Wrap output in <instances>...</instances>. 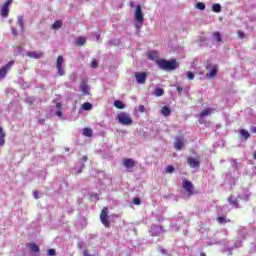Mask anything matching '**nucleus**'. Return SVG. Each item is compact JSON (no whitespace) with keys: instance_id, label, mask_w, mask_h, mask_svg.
<instances>
[{"instance_id":"obj_1","label":"nucleus","mask_w":256,"mask_h":256,"mask_svg":"<svg viewBox=\"0 0 256 256\" xmlns=\"http://www.w3.org/2000/svg\"><path fill=\"white\" fill-rule=\"evenodd\" d=\"M156 65L163 71H175V69L179 67V62H177V59H171V61H169L161 58L156 60Z\"/></svg>"},{"instance_id":"obj_46","label":"nucleus","mask_w":256,"mask_h":256,"mask_svg":"<svg viewBox=\"0 0 256 256\" xmlns=\"http://www.w3.org/2000/svg\"><path fill=\"white\" fill-rule=\"evenodd\" d=\"M33 197H34V199H39V192L38 191H34L33 192Z\"/></svg>"},{"instance_id":"obj_6","label":"nucleus","mask_w":256,"mask_h":256,"mask_svg":"<svg viewBox=\"0 0 256 256\" xmlns=\"http://www.w3.org/2000/svg\"><path fill=\"white\" fill-rule=\"evenodd\" d=\"M118 121L121 125H132L133 120L127 115V113H121L118 115Z\"/></svg>"},{"instance_id":"obj_20","label":"nucleus","mask_w":256,"mask_h":256,"mask_svg":"<svg viewBox=\"0 0 256 256\" xmlns=\"http://www.w3.org/2000/svg\"><path fill=\"white\" fill-rule=\"evenodd\" d=\"M62 27H63V21L62 20H56L52 24V29H54V30L61 29Z\"/></svg>"},{"instance_id":"obj_39","label":"nucleus","mask_w":256,"mask_h":256,"mask_svg":"<svg viewBox=\"0 0 256 256\" xmlns=\"http://www.w3.org/2000/svg\"><path fill=\"white\" fill-rule=\"evenodd\" d=\"M228 201H229L230 205H237V201H236V200H233V196H230V197L228 198Z\"/></svg>"},{"instance_id":"obj_30","label":"nucleus","mask_w":256,"mask_h":256,"mask_svg":"<svg viewBox=\"0 0 256 256\" xmlns=\"http://www.w3.org/2000/svg\"><path fill=\"white\" fill-rule=\"evenodd\" d=\"M213 37L216 39L217 43H221V41H223L221 38V33L219 32H214Z\"/></svg>"},{"instance_id":"obj_23","label":"nucleus","mask_w":256,"mask_h":256,"mask_svg":"<svg viewBox=\"0 0 256 256\" xmlns=\"http://www.w3.org/2000/svg\"><path fill=\"white\" fill-rule=\"evenodd\" d=\"M0 15H1V17H4V18L9 17V8L2 6Z\"/></svg>"},{"instance_id":"obj_12","label":"nucleus","mask_w":256,"mask_h":256,"mask_svg":"<svg viewBox=\"0 0 256 256\" xmlns=\"http://www.w3.org/2000/svg\"><path fill=\"white\" fill-rule=\"evenodd\" d=\"M123 166L126 169H133V167H135V160H133L132 158H124L123 159Z\"/></svg>"},{"instance_id":"obj_33","label":"nucleus","mask_w":256,"mask_h":256,"mask_svg":"<svg viewBox=\"0 0 256 256\" xmlns=\"http://www.w3.org/2000/svg\"><path fill=\"white\" fill-rule=\"evenodd\" d=\"M175 172V167L173 165H168L166 167V173H174Z\"/></svg>"},{"instance_id":"obj_15","label":"nucleus","mask_w":256,"mask_h":256,"mask_svg":"<svg viewBox=\"0 0 256 256\" xmlns=\"http://www.w3.org/2000/svg\"><path fill=\"white\" fill-rule=\"evenodd\" d=\"M161 115H163L164 117H169V115H171V108H169L168 106H163L161 108L160 111Z\"/></svg>"},{"instance_id":"obj_38","label":"nucleus","mask_w":256,"mask_h":256,"mask_svg":"<svg viewBox=\"0 0 256 256\" xmlns=\"http://www.w3.org/2000/svg\"><path fill=\"white\" fill-rule=\"evenodd\" d=\"M47 255H49V256H56L57 252L55 251V249H49L47 251Z\"/></svg>"},{"instance_id":"obj_2","label":"nucleus","mask_w":256,"mask_h":256,"mask_svg":"<svg viewBox=\"0 0 256 256\" xmlns=\"http://www.w3.org/2000/svg\"><path fill=\"white\" fill-rule=\"evenodd\" d=\"M100 221L104 227H111V222L109 221V208L103 207L100 213Z\"/></svg>"},{"instance_id":"obj_49","label":"nucleus","mask_w":256,"mask_h":256,"mask_svg":"<svg viewBox=\"0 0 256 256\" xmlns=\"http://www.w3.org/2000/svg\"><path fill=\"white\" fill-rule=\"evenodd\" d=\"M87 156H83L82 161H87Z\"/></svg>"},{"instance_id":"obj_45","label":"nucleus","mask_w":256,"mask_h":256,"mask_svg":"<svg viewBox=\"0 0 256 256\" xmlns=\"http://www.w3.org/2000/svg\"><path fill=\"white\" fill-rule=\"evenodd\" d=\"M56 115H57V117H63V112H62V110H57V111H56Z\"/></svg>"},{"instance_id":"obj_11","label":"nucleus","mask_w":256,"mask_h":256,"mask_svg":"<svg viewBox=\"0 0 256 256\" xmlns=\"http://www.w3.org/2000/svg\"><path fill=\"white\" fill-rule=\"evenodd\" d=\"M137 83H139L140 85H143V83H145V81H147V73L145 72H138L135 74Z\"/></svg>"},{"instance_id":"obj_22","label":"nucleus","mask_w":256,"mask_h":256,"mask_svg":"<svg viewBox=\"0 0 256 256\" xmlns=\"http://www.w3.org/2000/svg\"><path fill=\"white\" fill-rule=\"evenodd\" d=\"M28 247L33 253H39L40 251L39 246L35 243L28 244Z\"/></svg>"},{"instance_id":"obj_26","label":"nucleus","mask_w":256,"mask_h":256,"mask_svg":"<svg viewBox=\"0 0 256 256\" xmlns=\"http://www.w3.org/2000/svg\"><path fill=\"white\" fill-rule=\"evenodd\" d=\"M212 11L214 13H221V4L215 3L212 5Z\"/></svg>"},{"instance_id":"obj_17","label":"nucleus","mask_w":256,"mask_h":256,"mask_svg":"<svg viewBox=\"0 0 256 256\" xmlns=\"http://www.w3.org/2000/svg\"><path fill=\"white\" fill-rule=\"evenodd\" d=\"M217 223H219V225H225L226 223H231V220H227V218L223 217V216H218L216 218Z\"/></svg>"},{"instance_id":"obj_5","label":"nucleus","mask_w":256,"mask_h":256,"mask_svg":"<svg viewBox=\"0 0 256 256\" xmlns=\"http://www.w3.org/2000/svg\"><path fill=\"white\" fill-rule=\"evenodd\" d=\"M15 65V60L9 61L6 65L2 66L0 69V77L4 79L7 76L8 71Z\"/></svg>"},{"instance_id":"obj_9","label":"nucleus","mask_w":256,"mask_h":256,"mask_svg":"<svg viewBox=\"0 0 256 256\" xmlns=\"http://www.w3.org/2000/svg\"><path fill=\"white\" fill-rule=\"evenodd\" d=\"M187 163L190 167H192V169H199L201 165V162L199 161V159L193 158V157H188Z\"/></svg>"},{"instance_id":"obj_19","label":"nucleus","mask_w":256,"mask_h":256,"mask_svg":"<svg viewBox=\"0 0 256 256\" xmlns=\"http://www.w3.org/2000/svg\"><path fill=\"white\" fill-rule=\"evenodd\" d=\"M85 43H87V39H85V37L80 36V37L76 38V45H78L79 47H83V45H85Z\"/></svg>"},{"instance_id":"obj_29","label":"nucleus","mask_w":256,"mask_h":256,"mask_svg":"<svg viewBox=\"0 0 256 256\" xmlns=\"http://www.w3.org/2000/svg\"><path fill=\"white\" fill-rule=\"evenodd\" d=\"M148 59H150L151 61H153L154 59H157V51H150L148 52Z\"/></svg>"},{"instance_id":"obj_8","label":"nucleus","mask_w":256,"mask_h":256,"mask_svg":"<svg viewBox=\"0 0 256 256\" xmlns=\"http://www.w3.org/2000/svg\"><path fill=\"white\" fill-rule=\"evenodd\" d=\"M215 108H206L204 109L200 114H199V123L200 125H203V123H205V117H207V115H211V113H214Z\"/></svg>"},{"instance_id":"obj_36","label":"nucleus","mask_w":256,"mask_h":256,"mask_svg":"<svg viewBox=\"0 0 256 256\" xmlns=\"http://www.w3.org/2000/svg\"><path fill=\"white\" fill-rule=\"evenodd\" d=\"M91 67H92V69H97V67H99V63L97 62L96 59L92 60Z\"/></svg>"},{"instance_id":"obj_34","label":"nucleus","mask_w":256,"mask_h":256,"mask_svg":"<svg viewBox=\"0 0 256 256\" xmlns=\"http://www.w3.org/2000/svg\"><path fill=\"white\" fill-rule=\"evenodd\" d=\"M18 25H19V27H21L22 30L25 28V24L23 22V17L18 18Z\"/></svg>"},{"instance_id":"obj_4","label":"nucleus","mask_w":256,"mask_h":256,"mask_svg":"<svg viewBox=\"0 0 256 256\" xmlns=\"http://www.w3.org/2000/svg\"><path fill=\"white\" fill-rule=\"evenodd\" d=\"M63 63H65L63 56H58L56 60V69L60 77H63V75H65V70H63Z\"/></svg>"},{"instance_id":"obj_14","label":"nucleus","mask_w":256,"mask_h":256,"mask_svg":"<svg viewBox=\"0 0 256 256\" xmlns=\"http://www.w3.org/2000/svg\"><path fill=\"white\" fill-rule=\"evenodd\" d=\"M27 57H30V59H41L43 57L42 52H36V51H31L26 53Z\"/></svg>"},{"instance_id":"obj_37","label":"nucleus","mask_w":256,"mask_h":256,"mask_svg":"<svg viewBox=\"0 0 256 256\" xmlns=\"http://www.w3.org/2000/svg\"><path fill=\"white\" fill-rule=\"evenodd\" d=\"M237 35H238L239 39H245V37H246L245 32H243L241 30H238Z\"/></svg>"},{"instance_id":"obj_35","label":"nucleus","mask_w":256,"mask_h":256,"mask_svg":"<svg viewBox=\"0 0 256 256\" xmlns=\"http://www.w3.org/2000/svg\"><path fill=\"white\" fill-rule=\"evenodd\" d=\"M197 9H200V11H205V3L203 2L197 3Z\"/></svg>"},{"instance_id":"obj_3","label":"nucleus","mask_w":256,"mask_h":256,"mask_svg":"<svg viewBox=\"0 0 256 256\" xmlns=\"http://www.w3.org/2000/svg\"><path fill=\"white\" fill-rule=\"evenodd\" d=\"M182 188L185 189L189 196L195 193V186L193 185L192 181L183 180Z\"/></svg>"},{"instance_id":"obj_40","label":"nucleus","mask_w":256,"mask_h":256,"mask_svg":"<svg viewBox=\"0 0 256 256\" xmlns=\"http://www.w3.org/2000/svg\"><path fill=\"white\" fill-rule=\"evenodd\" d=\"M134 205H141V199L140 198H133Z\"/></svg>"},{"instance_id":"obj_42","label":"nucleus","mask_w":256,"mask_h":256,"mask_svg":"<svg viewBox=\"0 0 256 256\" xmlns=\"http://www.w3.org/2000/svg\"><path fill=\"white\" fill-rule=\"evenodd\" d=\"M56 108L58 109V111H62L63 105L61 104V102L56 103Z\"/></svg>"},{"instance_id":"obj_27","label":"nucleus","mask_w":256,"mask_h":256,"mask_svg":"<svg viewBox=\"0 0 256 256\" xmlns=\"http://www.w3.org/2000/svg\"><path fill=\"white\" fill-rule=\"evenodd\" d=\"M240 135L244 138V139H249V137H251V134H249V131L245 130V129H241L240 130Z\"/></svg>"},{"instance_id":"obj_48","label":"nucleus","mask_w":256,"mask_h":256,"mask_svg":"<svg viewBox=\"0 0 256 256\" xmlns=\"http://www.w3.org/2000/svg\"><path fill=\"white\" fill-rule=\"evenodd\" d=\"M38 123H40V125H45V119L38 120Z\"/></svg>"},{"instance_id":"obj_44","label":"nucleus","mask_w":256,"mask_h":256,"mask_svg":"<svg viewBox=\"0 0 256 256\" xmlns=\"http://www.w3.org/2000/svg\"><path fill=\"white\" fill-rule=\"evenodd\" d=\"M139 111H140V113H145V106L144 105H140L139 106Z\"/></svg>"},{"instance_id":"obj_7","label":"nucleus","mask_w":256,"mask_h":256,"mask_svg":"<svg viewBox=\"0 0 256 256\" xmlns=\"http://www.w3.org/2000/svg\"><path fill=\"white\" fill-rule=\"evenodd\" d=\"M135 21L137 23H143L145 21L144 15H143V10L141 8V5L136 6L135 10Z\"/></svg>"},{"instance_id":"obj_13","label":"nucleus","mask_w":256,"mask_h":256,"mask_svg":"<svg viewBox=\"0 0 256 256\" xmlns=\"http://www.w3.org/2000/svg\"><path fill=\"white\" fill-rule=\"evenodd\" d=\"M219 71V68L217 65L213 66L209 73L206 74V77L208 79H214V77H217V73Z\"/></svg>"},{"instance_id":"obj_32","label":"nucleus","mask_w":256,"mask_h":256,"mask_svg":"<svg viewBox=\"0 0 256 256\" xmlns=\"http://www.w3.org/2000/svg\"><path fill=\"white\" fill-rule=\"evenodd\" d=\"M186 77L189 79V81H193L195 79V74H193L191 71H188L186 72Z\"/></svg>"},{"instance_id":"obj_51","label":"nucleus","mask_w":256,"mask_h":256,"mask_svg":"<svg viewBox=\"0 0 256 256\" xmlns=\"http://www.w3.org/2000/svg\"><path fill=\"white\" fill-rule=\"evenodd\" d=\"M100 35L97 36V39H99Z\"/></svg>"},{"instance_id":"obj_50","label":"nucleus","mask_w":256,"mask_h":256,"mask_svg":"<svg viewBox=\"0 0 256 256\" xmlns=\"http://www.w3.org/2000/svg\"><path fill=\"white\" fill-rule=\"evenodd\" d=\"M252 133H256V127L252 128Z\"/></svg>"},{"instance_id":"obj_43","label":"nucleus","mask_w":256,"mask_h":256,"mask_svg":"<svg viewBox=\"0 0 256 256\" xmlns=\"http://www.w3.org/2000/svg\"><path fill=\"white\" fill-rule=\"evenodd\" d=\"M11 33L12 35H14V37H17V35H19V32L15 28L11 29Z\"/></svg>"},{"instance_id":"obj_31","label":"nucleus","mask_w":256,"mask_h":256,"mask_svg":"<svg viewBox=\"0 0 256 256\" xmlns=\"http://www.w3.org/2000/svg\"><path fill=\"white\" fill-rule=\"evenodd\" d=\"M157 251L160 253V255H167V250L163 248V246H158Z\"/></svg>"},{"instance_id":"obj_24","label":"nucleus","mask_w":256,"mask_h":256,"mask_svg":"<svg viewBox=\"0 0 256 256\" xmlns=\"http://www.w3.org/2000/svg\"><path fill=\"white\" fill-rule=\"evenodd\" d=\"M82 135L85 137H93V130L91 128H84Z\"/></svg>"},{"instance_id":"obj_47","label":"nucleus","mask_w":256,"mask_h":256,"mask_svg":"<svg viewBox=\"0 0 256 256\" xmlns=\"http://www.w3.org/2000/svg\"><path fill=\"white\" fill-rule=\"evenodd\" d=\"M176 89H177L179 95H181V93H183V88H181L180 86H177Z\"/></svg>"},{"instance_id":"obj_18","label":"nucleus","mask_w":256,"mask_h":256,"mask_svg":"<svg viewBox=\"0 0 256 256\" xmlns=\"http://www.w3.org/2000/svg\"><path fill=\"white\" fill-rule=\"evenodd\" d=\"M154 95L156 97H163V95H165V90L163 88L156 87L154 89Z\"/></svg>"},{"instance_id":"obj_21","label":"nucleus","mask_w":256,"mask_h":256,"mask_svg":"<svg viewBox=\"0 0 256 256\" xmlns=\"http://www.w3.org/2000/svg\"><path fill=\"white\" fill-rule=\"evenodd\" d=\"M81 91L83 95H89V86L87 85V82H82Z\"/></svg>"},{"instance_id":"obj_41","label":"nucleus","mask_w":256,"mask_h":256,"mask_svg":"<svg viewBox=\"0 0 256 256\" xmlns=\"http://www.w3.org/2000/svg\"><path fill=\"white\" fill-rule=\"evenodd\" d=\"M11 3H13V0H7V1L4 3L3 7H6V8L9 9V5H11Z\"/></svg>"},{"instance_id":"obj_16","label":"nucleus","mask_w":256,"mask_h":256,"mask_svg":"<svg viewBox=\"0 0 256 256\" xmlns=\"http://www.w3.org/2000/svg\"><path fill=\"white\" fill-rule=\"evenodd\" d=\"M5 137H7V134L3 131V128L0 127V147L5 145Z\"/></svg>"},{"instance_id":"obj_25","label":"nucleus","mask_w":256,"mask_h":256,"mask_svg":"<svg viewBox=\"0 0 256 256\" xmlns=\"http://www.w3.org/2000/svg\"><path fill=\"white\" fill-rule=\"evenodd\" d=\"M114 107H116V109H125V104L121 100H116L114 101Z\"/></svg>"},{"instance_id":"obj_28","label":"nucleus","mask_w":256,"mask_h":256,"mask_svg":"<svg viewBox=\"0 0 256 256\" xmlns=\"http://www.w3.org/2000/svg\"><path fill=\"white\" fill-rule=\"evenodd\" d=\"M82 109L84 111H91L93 109V105L89 102H86L82 105Z\"/></svg>"},{"instance_id":"obj_10","label":"nucleus","mask_w":256,"mask_h":256,"mask_svg":"<svg viewBox=\"0 0 256 256\" xmlns=\"http://www.w3.org/2000/svg\"><path fill=\"white\" fill-rule=\"evenodd\" d=\"M183 145H184L183 136H177L174 142V149H176V151H181V149H183Z\"/></svg>"}]
</instances>
